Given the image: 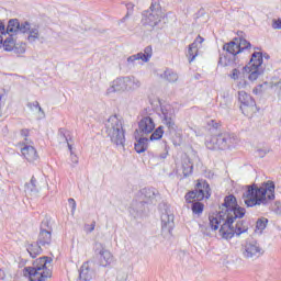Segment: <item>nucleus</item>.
<instances>
[{"label":"nucleus","instance_id":"obj_15","mask_svg":"<svg viewBox=\"0 0 281 281\" xmlns=\"http://www.w3.org/2000/svg\"><path fill=\"white\" fill-rule=\"evenodd\" d=\"M241 254L247 259L260 258L262 256V248H260V245L256 240L247 241L241 248Z\"/></svg>","mask_w":281,"mask_h":281},{"label":"nucleus","instance_id":"obj_6","mask_svg":"<svg viewBox=\"0 0 281 281\" xmlns=\"http://www.w3.org/2000/svg\"><path fill=\"white\" fill-rule=\"evenodd\" d=\"M205 146L209 150H229L236 146V135L229 132H217L206 139Z\"/></svg>","mask_w":281,"mask_h":281},{"label":"nucleus","instance_id":"obj_21","mask_svg":"<svg viewBox=\"0 0 281 281\" xmlns=\"http://www.w3.org/2000/svg\"><path fill=\"white\" fill-rule=\"evenodd\" d=\"M161 227L162 232H168L169 234L175 229V215L172 213H165L161 214Z\"/></svg>","mask_w":281,"mask_h":281},{"label":"nucleus","instance_id":"obj_17","mask_svg":"<svg viewBox=\"0 0 281 281\" xmlns=\"http://www.w3.org/2000/svg\"><path fill=\"white\" fill-rule=\"evenodd\" d=\"M157 196H159V190L156 188H143L140 190V199L143 203H157Z\"/></svg>","mask_w":281,"mask_h":281},{"label":"nucleus","instance_id":"obj_28","mask_svg":"<svg viewBox=\"0 0 281 281\" xmlns=\"http://www.w3.org/2000/svg\"><path fill=\"white\" fill-rule=\"evenodd\" d=\"M41 247V244L36 241L34 244H30L26 247V251L30 254L31 258H36V256H41V254H43V248Z\"/></svg>","mask_w":281,"mask_h":281},{"label":"nucleus","instance_id":"obj_51","mask_svg":"<svg viewBox=\"0 0 281 281\" xmlns=\"http://www.w3.org/2000/svg\"><path fill=\"white\" fill-rule=\"evenodd\" d=\"M20 133H21L22 137H29L30 136V130H27V128L21 130Z\"/></svg>","mask_w":281,"mask_h":281},{"label":"nucleus","instance_id":"obj_46","mask_svg":"<svg viewBox=\"0 0 281 281\" xmlns=\"http://www.w3.org/2000/svg\"><path fill=\"white\" fill-rule=\"evenodd\" d=\"M272 27L273 30H281V20H273Z\"/></svg>","mask_w":281,"mask_h":281},{"label":"nucleus","instance_id":"obj_1","mask_svg":"<svg viewBox=\"0 0 281 281\" xmlns=\"http://www.w3.org/2000/svg\"><path fill=\"white\" fill-rule=\"evenodd\" d=\"M245 205L256 207L257 205H269L276 200V182L268 180L261 187L258 184L247 186V190L243 193Z\"/></svg>","mask_w":281,"mask_h":281},{"label":"nucleus","instance_id":"obj_39","mask_svg":"<svg viewBox=\"0 0 281 281\" xmlns=\"http://www.w3.org/2000/svg\"><path fill=\"white\" fill-rule=\"evenodd\" d=\"M269 223V220L267 217H261L257 221L256 227L259 229V232H262L267 228V224Z\"/></svg>","mask_w":281,"mask_h":281},{"label":"nucleus","instance_id":"obj_49","mask_svg":"<svg viewBox=\"0 0 281 281\" xmlns=\"http://www.w3.org/2000/svg\"><path fill=\"white\" fill-rule=\"evenodd\" d=\"M68 203H69L72 212H76V200H74V198H69Z\"/></svg>","mask_w":281,"mask_h":281},{"label":"nucleus","instance_id":"obj_48","mask_svg":"<svg viewBox=\"0 0 281 281\" xmlns=\"http://www.w3.org/2000/svg\"><path fill=\"white\" fill-rule=\"evenodd\" d=\"M41 104L38 103V101H34V102H29L27 103V108L29 109H38V106H40Z\"/></svg>","mask_w":281,"mask_h":281},{"label":"nucleus","instance_id":"obj_9","mask_svg":"<svg viewBox=\"0 0 281 281\" xmlns=\"http://www.w3.org/2000/svg\"><path fill=\"white\" fill-rule=\"evenodd\" d=\"M262 53L255 52L252 53L248 65L243 68L246 74H249L248 80H250V82L256 81L257 78H260V76L265 74V69H262Z\"/></svg>","mask_w":281,"mask_h":281},{"label":"nucleus","instance_id":"obj_30","mask_svg":"<svg viewBox=\"0 0 281 281\" xmlns=\"http://www.w3.org/2000/svg\"><path fill=\"white\" fill-rule=\"evenodd\" d=\"M164 80H167V82H177L179 80V75L175 72L172 69H166L162 75H160Z\"/></svg>","mask_w":281,"mask_h":281},{"label":"nucleus","instance_id":"obj_12","mask_svg":"<svg viewBox=\"0 0 281 281\" xmlns=\"http://www.w3.org/2000/svg\"><path fill=\"white\" fill-rule=\"evenodd\" d=\"M94 254L100 267H109L113 262V254L105 249L101 243L95 244Z\"/></svg>","mask_w":281,"mask_h":281},{"label":"nucleus","instance_id":"obj_24","mask_svg":"<svg viewBox=\"0 0 281 281\" xmlns=\"http://www.w3.org/2000/svg\"><path fill=\"white\" fill-rule=\"evenodd\" d=\"M239 109L241 113L246 115V117H254V114L258 113V105H256V101H250V103L240 105Z\"/></svg>","mask_w":281,"mask_h":281},{"label":"nucleus","instance_id":"obj_5","mask_svg":"<svg viewBox=\"0 0 281 281\" xmlns=\"http://www.w3.org/2000/svg\"><path fill=\"white\" fill-rule=\"evenodd\" d=\"M105 133L110 137L112 144L115 146H124L126 144V132L124 131V124L117 115L110 116L105 122Z\"/></svg>","mask_w":281,"mask_h":281},{"label":"nucleus","instance_id":"obj_13","mask_svg":"<svg viewBox=\"0 0 281 281\" xmlns=\"http://www.w3.org/2000/svg\"><path fill=\"white\" fill-rule=\"evenodd\" d=\"M37 244L42 247H46V245H52V226L49 225V221H43L41 223Z\"/></svg>","mask_w":281,"mask_h":281},{"label":"nucleus","instance_id":"obj_55","mask_svg":"<svg viewBox=\"0 0 281 281\" xmlns=\"http://www.w3.org/2000/svg\"><path fill=\"white\" fill-rule=\"evenodd\" d=\"M38 112L42 113V115H45V112L43 111V108H41V105L37 106Z\"/></svg>","mask_w":281,"mask_h":281},{"label":"nucleus","instance_id":"obj_3","mask_svg":"<svg viewBox=\"0 0 281 281\" xmlns=\"http://www.w3.org/2000/svg\"><path fill=\"white\" fill-rule=\"evenodd\" d=\"M224 52L229 55H220L218 65L222 67H236V56L251 49V43L244 37H235L232 42L223 45Z\"/></svg>","mask_w":281,"mask_h":281},{"label":"nucleus","instance_id":"obj_20","mask_svg":"<svg viewBox=\"0 0 281 281\" xmlns=\"http://www.w3.org/2000/svg\"><path fill=\"white\" fill-rule=\"evenodd\" d=\"M126 90L125 77L116 78L112 81L111 86L108 88L106 93H122Z\"/></svg>","mask_w":281,"mask_h":281},{"label":"nucleus","instance_id":"obj_37","mask_svg":"<svg viewBox=\"0 0 281 281\" xmlns=\"http://www.w3.org/2000/svg\"><path fill=\"white\" fill-rule=\"evenodd\" d=\"M149 157H154V159H166L168 157V145L165 143V150L161 154H154L151 151H148Z\"/></svg>","mask_w":281,"mask_h":281},{"label":"nucleus","instance_id":"obj_16","mask_svg":"<svg viewBox=\"0 0 281 281\" xmlns=\"http://www.w3.org/2000/svg\"><path fill=\"white\" fill-rule=\"evenodd\" d=\"M93 278H95V262L93 260L83 262L79 270V280L90 281Z\"/></svg>","mask_w":281,"mask_h":281},{"label":"nucleus","instance_id":"obj_2","mask_svg":"<svg viewBox=\"0 0 281 281\" xmlns=\"http://www.w3.org/2000/svg\"><path fill=\"white\" fill-rule=\"evenodd\" d=\"M223 206L225 207L224 211H220L216 216L209 217L211 229H214V232L218 229L221 221L227 218V224H232L233 218H243L247 214V210L238 205L236 196L233 194L224 199Z\"/></svg>","mask_w":281,"mask_h":281},{"label":"nucleus","instance_id":"obj_23","mask_svg":"<svg viewBox=\"0 0 281 281\" xmlns=\"http://www.w3.org/2000/svg\"><path fill=\"white\" fill-rule=\"evenodd\" d=\"M21 153L23 157H25L30 164H33V161H36L38 159V153L36 151V148L30 145H25L22 149Z\"/></svg>","mask_w":281,"mask_h":281},{"label":"nucleus","instance_id":"obj_27","mask_svg":"<svg viewBox=\"0 0 281 281\" xmlns=\"http://www.w3.org/2000/svg\"><path fill=\"white\" fill-rule=\"evenodd\" d=\"M125 87L127 91H135V89H139V87H142V81L134 76L125 77Z\"/></svg>","mask_w":281,"mask_h":281},{"label":"nucleus","instance_id":"obj_57","mask_svg":"<svg viewBox=\"0 0 281 281\" xmlns=\"http://www.w3.org/2000/svg\"><path fill=\"white\" fill-rule=\"evenodd\" d=\"M3 43H4V41H3V36H2V35H0V47H1V45H3Z\"/></svg>","mask_w":281,"mask_h":281},{"label":"nucleus","instance_id":"obj_44","mask_svg":"<svg viewBox=\"0 0 281 281\" xmlns=\"http://www.w3.org/2000/svg\"><path fill=\"white\" fill-rule=\"evenodd\" d=\"M231 78L233 80H238V78H240V70H238L237 68H234L233 69V72L231 75Z\"/></svg>","mask_w":281,"mask_h":281},{"label":"nucleus","instance_id":"obj_54","mask_svg":"<svg viewBox=\"0 0 281 281\" xmlns=\"http://www.w3.org/2000/svg\"><path fill=\"white\" fill-rule=\"evenodd\" d=\"M67 144H68V149L70 150V155H71V153H74V148L71 147V144H69V140L67 142Z\"/></svg>","mask_w":281,"mask_h":281},{"label":"nucleus","instance_id":"obj_40","mask_svg":"<svg viewBox=\"0 0 281 281\" xmlns=\"http://www.w3.org/2000/svg\"><path fill=\"white\" fill-rule=\"evenodd\" d=\"M126 15L121 20V23H124V21H126V19H128V16H132L133 11L135 10V4H133V2H128L126 4Z\"/></svg>","mask_w":281,"mask_h":281},{"label":"nucleus","instance_id":"obj_38","mask_svg":"<svg viewBox=\"0 0 281 281\" xmlns=\"http://www.w3.org/2000/svg\"><path fill=\"white\" fill-rule=\"evenodd\" d=\"M205 205H203V203L201 202H195L192 204L191 210L193 212V214H203V210H204Z\"/></svg>","mask_w":281,"mask_h":281},{"label":"nucleus","instance_id":"obj_47","mask_svg":"<svg viewBox=\"0 0 281 281\" xmlns=\"http://www.w3.org/2000/svg\"><path fill=\"white\" fill-rule=\"evenodd\" d=\"M203 41H205V38H203L201 35H199L193 43H195V47H199V45L203 44Z\"/></svg>","mask_w":281,"mask_h":281},{"label":"nucleus","instance_id":"obj_50","mask_svg":"<svg viewBox=\"0 0 281 281\" xmlns=\"http://www.w3.org/2000/svg\"><path fill=\"white\" fill-rule=\"evenodd\" d=\"M70 161L75 165H78V156L71 151L70 154Z\"/></svg>","mask_w":281,"mask_h":281},{"label":"nucleus","instance_id":"obj_42","mask_svg":"<svg viewBox=\"0 0 281 281\" xmlns=\"http://www.w3.org/2000/svg\"><path fill=\"white\" fill-rule=\"evenodd\" d=\"M25 47H26V44L25 43H21V44H16L15 43V46L13 48V52L15 54H25Z\"/></svg>","mask_w":281,"mask_h":281},{"label":"nucleus","instance_id":"obj_53","mask_svg":"<svg viewBox=\"0 0 281 281\" xmlns=\"http://www.w3.org/2000/svg\"><path fill=\"white\" fill-rule=\"evenodd\" d=\"M0 32L1 33L5 32V24H3V22H0Z\"/></svg>","mask_w":281,"mask_h":281},{"label":"nucleus","instance_id":"obj_26","mask_svg":"<svg viewBox=\"0 0 281 281\" xmlns=\"http://www.w3.org/2000/svg\"><path fill=\"white\" fill-rule=\"evenodd\" d=\"M182 172H183V177H190V175H192V172H194V164H192V160L190 159V157H184L182 160Z\"/></svg>","mask_w":281,"mask_h":281},{"label":"nucleus","instance_id":"obj_45","mask_svg":"<svg viewBox=\"0 0 281 281\" xmlns=\"http://www.w3.org/2000/svg\"><path fill=\"white\" fill-rule=\"evenodd\" d=\"M252 93H254L255 95H261V93H262V85H259V86H257L256 88H254V89H252Z\"/></svg>","mask_w":281,"mask_h":281},{"label":"nucleus","instance_id":"obj_33","mask_svg":"<svg viewBox=\"0 0 281 281\" xmlns=\"http://www.w3.org/2000/svg\"><path fill=\"white\" fill-rule=\"evenodd\" d=\"M2 45L4 47V52H14V47H16V41H14V37L9 35Z\"/></svg>","mask_w":281,"mask_h":281},{"label":"nucleus","instance_id":"obj_22","mask_svg":"<svg viewBox=\"0 0 281 281\" xmlns=\"http://www.w3.org/2000/svg\"><path fill=\"white\" fill-rule=\"evenodd\" d=\"M25 25V22H19V19H11L7 25V34L9 36H14L15 34H21V29Z\"/></svg>","mask_w":281,"mask_h":281},{"label":"nucleus","instance_id":"obj_34","mask_svg":"<svg viewBox=\"0 0 281 281\" xmlns=\"http://www.w3.org/2000/svg\"><path fill=\"white\" fill-rule=\"evenodd\" d=\"M199 54V47L196 46V43H192L189 45L188 49V56H189V63H192Z\"/></svg>","mask_w":281,"mask_h":281},{"label":"nucleus","instance_id":"obj_35","mask_svg":"<svg viewBox=\"0 0 281 281\" xmlns=\"http://www.w3.org/2000/svg\"><path fill=\"white\" fill-rule=\"evenodd\" d=\"M209 131L213 135H218V131H221V122H216L214 120H211L207 122Z\"/></svg>","mask_w":281,"mask_h":281},{"label":"nucleus","instance_id":"obj_25","mask_svg":"<svg viewBox=\"0 0 281 281\" xmlns=\"http://www.w3.org/2000/svg\"><path fill=\"white\" fill-rule=\"evenodd\" d=\"M239 109L241 113L246 115V117H254V114L258 113V105H256V101H250V103L240 105Z\"/></svg>","mask_w":281,"mask_h":281},{"label":"nucleus","instance_id":"obj_59","mask_svg":"<svg viewBox=\"0 0 281 281\" xmlns=\"http://www.w3.org/2000/svg\"><path fill=\"white\" fill-rule=\"evenodd\" d=\"M265 58H269V55L266 54V55H265Z\"/></svg>","mask_w":281,"mask_h":281},{"label":"nucleus","instance_id":"obj_31","mask_svg":"<svg viewBox=\"0 0 281 281\" xmlns=\"http://www.w3.org/2000/svg\"><path fill=\"white\" fill-rule=\"evenodd\" d=\"M25 192H30V194H38V181L33 176L31 181L25 184Z\"/></svg>","mask_w":281,"mask_h":281},{"label":"nucleus","instance_id":"obj_10","mask_svg":"<svg viewBox=\"0 0 281 281\" xmlns=\"http://www.w3.org/2000/svg\"><path fill=\"white\" fill-rule=\"evenodd\" d=\"M212 196V189H210V183L205 180H199L195 184V189L193 191H189L184 199L187 203H191L194 201H203V199H210Z\"/></svg>","mask_w":281,"mask_h":281},{"label":"nucleus","instance_id":"obj_32","mask_svg":"<svg viewBox=\"0 0 281 281\" xmlns=\"http://www.w3.org/2000/svg\"><path fill=\"white\" fill-rule=\"evenodd\" d=\"M238 101L240 102V106H245V104H249L251 102H255L256 100L252 99L251 94L245 91H239Z\"/></svg>","mask_w":281,"mask_h":281},{"label":"nucleus","instance_id":"obj_11","mask_svg":"<svg viewBox=\"0 0 281 281\" xmlns=\"http://www.w3.org/2000/svg\"><path fill=\"white\" fill-rule=\"evenodd\" d=\"M161 122L168 128L169 133H177V114H175V108L170 104L160 106Z\"/></svg>","mask_w":281,"mask_h":281},{"label":"nucleus","instance_id":"obj_4","mask_svg":"<svg viewBox=\"0 0 281 281\" xmlns=\"http://www.w3.org/2000/svg\"><path fill=\"white\" fill-rule=\"evenodd\" d=\"M52 262L49 257H41L34 261L33 267H25L23 273L30 281H46L47 278H52V270L47 268V265Z\"/></svg>","mask_w":281,"mask_h":281},{"label":"nucleus","instance_id":"obj_56","mask_svg":"<svg viewBox=\"0 0 281 281\" xmlns=\"http://www.w3.org/2000/svg\"><path fill=\"white\" fill-rule=\"evenodd\" d=\"M93 229H95V222H93V223L91 224L90 232H93Z\"/></svg>","mask_w":281,"mask_h":281},{"label":"nucleus","instance_id":"obj_19","mask_svg":"<svg viewBox=\"0 0 281 281\" xmlns=\"http://www.w3.org/2000/svg\"><path fill=\"white\" fill-rule=\"evenodd\" d=\"M138 131L140 135H149V133H153L155 131V121L150 116H144L138 122Z\"/></svg>","mask_w":281,"mask_h":281},{"label":"nucleus","instance_id":"obj_36","mask_svg":"<svg viewBox=\"0 0 281 281\" xmlns=\"http://www.w3.org/2000/svg\"><path fill=\"white\" fill-rule=\"evenodd\" d=\"M164 137V126H158L150 135L149 139L150 142H155L157 139H161Z\"/></svg>","mask_w":281,"mask_h":281},{"label":"nucleus","instance_id":"obj_58","mask_svg":"<svg viewBox=\"0 0 281 281\" xmlns=\"http://www.w3.org/2000/svg\"><path fill=\"white\" fill-rule=\"evenodd\" d=\"M274 87H279V89H281V81L274 83Z\"/></svg>","mask_w":281,"mask_h":281},{"label":"nucleus","instance_id":"obj_43","mask_svg":"<svg viewBox=\"0 0 281 281\" xmlns=\"http://www.w3.org/2000/svg\"><path fill=\"white\" fill-rule=\"evenodd\" d=\"M271 211L274 212V214H281V201H276L271 205Z\"/></svg>","mask_w":281,"mask_h":281},{"label":"nucleus","instance_id":"obj_41","mask_svg":"<svg viewBox=\"0 0 281 281\" xmlns=\"http://www.w3.org/2000/svg\"><path fill=\"white\" fill-rule=\"evenodd\" d=\"M269 153H271V147H262V148H258L257 149V155L258 157H260L261 159L263 157H267V155H269Z\"/></svg>","mask_w":281,"mask_h":281},{"label":"nucleus","instance_id":"obj_18","mask_svg":"<svg viewBox=\"0 0 281 281\" xmlns=\"http://www.w3.org/2000/svg\"><path fill=\"white\" fill-rule=\"evenodd\" d=\"M153 58V46H147L144 49V53H137L127 58L128 65H135L136 60H143V63H148Z\"/></svg>","mask_w":281,"mask_h":281},{"label":"nucleus","instance_id":"obj_52","mask_svg":"<svg viewBox=\"0 0 281 281\" xmlns=\"http://www.w3.org/2000/svg\"><path fill=\"white\" fill-rule=\"evenodd\" d=\"M59 135H60V137H63L66 142H69V139H68L67 136L65 135V128H60V130H59Z\"/></svg>","mask_w":281,"mask_h":281},{"label":"nucleus","instance_id":"obj_8","mask_svg":"<svg viewBox=\"0 0 281 281\" xmlns=\"http://www.w3.org/2000/svg\"><path fill=\"white\" fill-rule=\"evenodd\" d=\"M142 16L143 25L157 27V25H159L164 19V11H161V4L159 3V0H151L149 9L144 11Z\"/></svg>","mask_w":281,"mask_h":281},{"label":"nucleus","instance_id":"obj_7","mask_svg":"<svg viewBox=\"0 0 281 281\" xmlns=\"http://www.w3.org/2000/svg\"><path fill=\"white\" fill-rule=\"evenodd\" d=\"M233 218V222L231 224H227V217L224 220H221V228L220 234L222 235V238H225L226 240H232L234 236H240L241 234H247L249 232V226L247 225V222L245 220H238ZM236 224L234 225V223Z\"/></svg>","mask_w":281,"mask_h":281},{"label":"nucleus","instance_id":"obj_29","mask_svg":"<svg viewBox=\"0 0 281 281\" xmlns=\"http://www.w3.org/2000/svg\"><path fill=\"white\" fill-rule=\"evenodd\" d=\"M136 153L142 154L148 150V138L140 137L134 145Z\"/></svg>","mask_w":281,"mask_h":281},{"label":"nucleus","instance_id":"obj_14","mask_svg":"<svg viewBox=\"0 0 281 281\" xmlns=\"http://www.w3.org/2000/svg\"><path fill=\"white\" fill-rule=\"evenodd\" d=\"M21 34H29L26 37L29 43H36V41L41 38L40 26L27 21H25L24 25H22Z\"/></svg>","mask_w":281,"mask_h":281}]
</instances>
